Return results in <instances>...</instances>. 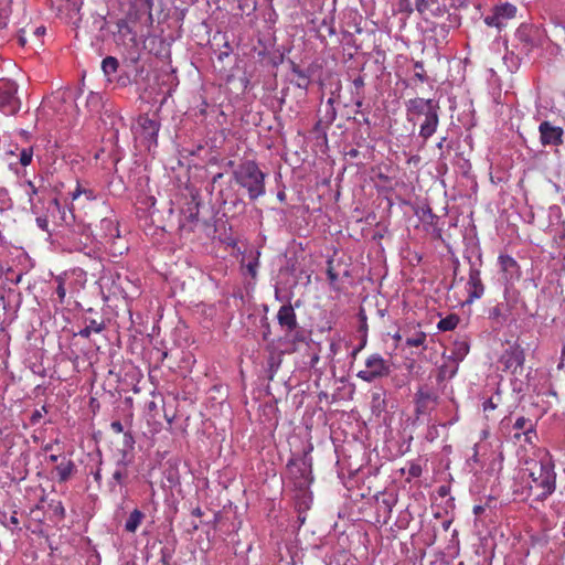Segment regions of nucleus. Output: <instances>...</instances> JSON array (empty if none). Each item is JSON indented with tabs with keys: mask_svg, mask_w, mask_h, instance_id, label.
Wrapping results in <instances>:
<instances>
[{
	"mask_svg": "<svg viewBox=\"0 0 565 565\" xmlns=\"http://www.w3.org/2000/svg\"><path fill=\"white\" fill-rule=\"evenodd\" d=\"M527 465V483L531 493L539 500L546 499L556 488V473L552 457L545 454L540 460H532Z\"/></svg>",
	"mask_w": 565,
	"mask_h": 565,
	"instance_id": "1",
	"label": "nucleus"
},
{
	"mask_svg": "<svg viewBox=\"0 0 565 565\" xmlns=\"http://www.w3.org/2000/svg\"><path fill=\"white\" fill-rule=\"evenodd\" d=\"M406 111L408 121L415 122L423 117L419 127V137L424 141L429 139L437 130L439 124V105L435 99H425L415 97L406 102Z\"/></svg>",
	"mask_w": 565,
	"mask_h": 565,
	"instance_id": "2",
	"label": "nucleus"
},
{
	"mask_svg": "<svg viewBox=\"0 0 565 565\" xmlns=\"http://www.w3.org/2000/svg\"><path fill=\"white\" fill-rule=\"evenodd\" d=\"M235 182L247 190L250 200H257L263 196L265 190V173L252 160L242 162L234 171Z\"/></svg>",
	"mask_w": 565,
	"mask_h": 565,
	"instance_id": "3",
	"label": "nucleus"
},
{
	"mask_svg": "<svg viewBox=\"0 0 565 565\" xmlns=\"http://www.w3.org/2000/svg\"><path fill=\"white\" fill-rule=\"evenodd\" d=\"M159 129L160 124L156 119H151L148 116H140L137 120V125L134 127V135L136 140L150 151L152 148L157 147Z\"/></svg>",
	"mask_w": 565,
	"mask_h": 565,
	"instance_id": "4",
	"label": "nucleus"
},
{
	"mask_svg": "<svg viewBox=\"0 0 565 565\" xmlns=\"http://www.w3.org/2000/svg\"><path fill=\"white\" fill-rule=\"evenodd\" d=\"M287 473L294 480L296 488L307 489L312 481L311 459L307 456L290 459L287 465Z\"/></svg>",
	"mask_w": 565,
	"mask_h": 565,
	"instance_id": "5",
	"label": "nucleus"
},
{
	"mask_svg": "<svg viewBox=\"0 0 565 565\" xmlns=\"http://www.w3.org/2000/svg\"><path fill=\"white\" fill-rule=\"evenodd\" d=\"M390 373L388 362L381 354L373 353L365 360V369L359 371L356 376L366 383H372L387 376Z\"/></svg>",
	"mask_w": 565,
	"mask_h": 565,
	"instance_id": "6",
	"label": "nucleus"
},
{
	"mask_svg": "<svg viewBox=\"0 0 565 565\" xmlns=\"http://www.w3.org/2000/svg\"><path fill=\"white\" fill-rule=\"evenodd\" d=\"M516 7L509 2L494 6L491 11L484 15L483 22L490 26L495 28L499 32L504 29L509 21L516 15Z\"/></svg>",
	"mask_w": 565,
	"mask_h": 565,
	"instance_id": "7",
	"label": "nucleus"
},
{
	"mask_svg": "<svg viewBox=\"0 0 565 565\" xmlns=\"http://www.w3.org/2000/svg\"><path fill=\"white\" fill-rule=\"evenodd\" d=\"M515 38L525 53H530L543 45L545 34L543 30L532 24H521L515 31Z\"/></svg>",
	"mask_w": 565,
	"mask_h": 565,
	"instance_id": "8",
	"label": "nucleus"
},
{
	"mask_svg": "<svg viewBox=\"0 0 565 565\" xmlns=\"http://www.w3.org/2000/svg\"><path fill=\"white\" fill-rule=\"evenodd\" d=\"M17 93L18 85L14 82H0V111L6 115H14L20 110L21 102Z\"/></svg>",
	"mask_w": 565,
	"mask_h": 565,
	"instance_id": "9",
	"label": "nucleus"
},
{
	"mask_svg": "<svg viewBox=\"0 0 565 565\" xmlns=\"http://www.w3.org/2000/svg\"><path fill=\"white\" fill-rule=\"evenodd\" d=\"M449 4L450 0H416V9L424 17H448Z\"/></svg>",
	"mask_w": 565,
	"mask_h": 565,
	"instance_id": "10",
	"label": "nucleus"
},
{
	"mask_svg": "<svg viewBox=\"0 0 565 565\" xmlns=\"http://www.w3.org/2000/svg\"><path fill=\"white\" fill-rule=\"evenodd\" d=\"M540 141L543 146H558L563 142L564 130L544 120L539 126Z\"/></svg>",
	"mask_w": 565,
	"mask_h": 565,
	"instance_id": "11",
	"label": "nucleus"
},
{
	"mask_svg": "<svg viewBox=\"0 0 565 565\" xmlns=\"http://www.w3.org/2000/svg\"><path fill=\"white\" fill-rule=\"evenodd\" d=\"M468 292L467 302L471 303L477 299H480L484 292V286L481 280L480 269L475 265H471L469 270V278L466 285Z\"/></svg>",
	"mask_w": 565,
	"mask_h": 565,
	"instance_id": "12",
	"label": "nucleus"
},
{
	"mask_svg": "<svg viewBox=\"0 0 565 565\" xmlns=\"http://www.w3.org/2000/svg\"><path fill=\"white\" fill-rule=\"evenodd\" d=\"M129 465L130 460L128 459L127 454L122 452L121 457L115 462V470L111 479L108 481V487L111 492L116 491L117 486H124L125 480L128 477Z\"/></svg>",
	"mask_w": 565,
	"mask_h": 565,
	"instance_id": "13",
	"label": "nucleus"
},
{
	"mask_svg": "<svg viewBox=\"0 0 565 565\" xmlns=\"http://www.w3.org/2000/svg\"><path fill=\"white\" fill-rule=\"evenodd\" d=\"M513 428L518 430V433H515L513 436L518 440L523 435L524 441L530 445H533L534 440L537 438L535 424L530 418H526L524 416L518 417L513 424Z\"/></svg>",
	"mask_w": 565,
	"mask_h": 565,
	"instance_id": "14",
	"label": "nucleus"
},
{
	"mask_svg": "<svg viewBox=\"0 0 565 565\" xmlns=\"http://www.w3.org/2000/svg\"><path fill=\"white\" fill-rule=\"evenodd\" d=\"M446 19V22L434 23L430 28L437 44L446 42L450 29L457 28L460 24L459 17L457 14H448Z\"/></svg>",
	"mask_w": 565,
	"mask_h": 565,
	"instance_id": "15",
	"label": "nucleus"
},
{
	"mask_svg": "<svg viewBox=\"0 0 565 565\" xmlns=\"http://www.w3.org/2000/svg\"><path fill=\"white\" fill-rule=\"evenodd\" d=\"M501 361L507 370L516 374L518 370H522L523 367L524 352L519 347L510 348L502 354Z\"/></svg>",
	"mask_w": 565,
	"mask_h": 565,
	"instance_id": "16",
	"label": "nucleus"
},
{
	"mask_svg": "<svg viewBox=\"0 0 565 565\" xmlns=\"http://www.w3.org/2000/svg\"><path fill=\"white\" fill-rule=\"evenodd\" d=\"M277 320L280 327L286 330V332L294 331L298 326L295 310L290 305H284L280 307L277 313Z\"/></svg>",
	"mask_w": 565,
	"mask_h": 565,
	"instance_id": "17",
	"label": "nucleus"
},
{
	"mask_svg": "<svg viewBox=\"0 0 565 565\" xmlns=\"http://www.w3.org/2000/svg\"><path fill=\"white\" fill-rule=\"evenodd\" d=\"M498 262L501 268V271L504 274V278L507 280H515L520 277V268L516 260L510 255H500L498 257Z\"/></svg>",
	"mask_w": 565,
	"mask_h": 565,
	"instance_id": "18",
	"label": "nucleus"
},
{
	"mask_svg": "<svg viewBox=\"0 0 565 565\" xmlns=\"http://www.w3.org/2000/svg\"><path fill=\"white\" fill-rule=\"evenodd\" d=\"M119 236V230L113 218L104 217L99 222V232L93 235L95 241L114 239Z\"/></svg>",
	"mask_w": 565,
	"mask_h": 565,
	"instance_id": "19",
	"label": "nucleus"
},
{
	"mask_svg": "<svg viewBox=\"0 0 565 565\" xmlns=\"http://www.w3.org/2000/svg\"><path fill=\"white\" fill-rule=\"evenodd\" d=\"M75 470V465L71 459L63 458L55 467V472L60 482L67 481Z\"/></svg>",
	"mask_w": 565,
	"mask_h": 565,
	"instance_id": "20",
	"label": "nucleus"
},
{
	"mask_svg": "<svg viewBox=\"0 0 565 565\" xmlns=\"http://www.w3.org/2000/svg\"><path fill=\"white\" fill-rule=\"evenodd\" d=\"M12 207V201L9 195V191L4 188H0V226L8 218V212Z\"/></svg>",
	"mask_w": 565,
	"mask_h": 565,
	"instance_id": "21",
	"label": "nucleus"
},
{
	"mask_svg": "<svg viewBox=\"0 0 565 565\" xmlns=\"http://www.w3.org/2000/svg\"><path fill=\"white\" fill-rule=\"evenodd\" d=\"M469 353V344L466 340L455 341L450 358L455 361H462L465 356Z\"/></svg>",
	"mask_w": 565,
	"mask_h": 565,
	"instance_id": "22",
	"label": "nucleus"
},
{
	"mask_svg": "<svg viewBox=\"0 0 565 565\" xmlns=\"http://www.w3.org/2000/svg\"><path fill=\"white\" fill-rule=\"evenodd\" d=\"M143 513L135 509L125 523V530L129 533H135L143 520Z\"/></svg>",
	"mask_w": 565,
	"mask_h": 565,
	"instance_id": "23",
	"label": "nucleus"
},
{
	"mask_svg": "<svg viewBox=\"0 0 565 565\" xmlns=\"http://www.w3.org/2000/svg\"><path fill=\"white\" fill-rule=\"evenodd\" d=\"M426 340H427V334L425 332L416 331L414 334L406 338L405 343L408 347H417V348H423L425 350L427 348Z\"/></svg>",
	"mask_w": 565,
	"mask_h": 565,
	"instance_id": "24",
	"label": "nucleus"
},
{
	"mask_svg": "<svg viewBox=\"0 0 565 565\" xmlns=\"http://www.w3.org/2000/svg\"><path fill=\"white\" fill-rule=\"evenodd\" d=\"M459 323V317L457 315H449L443 319H440L437 323V328L440 331H451Z\"/></svg>",
	"mask_w": 565,
	"mask_h": 565,
	"instance_id": "25",
	"label": "nucleus"
},
{
	"mask_svg": "<svg viewBox=\"0 0 565 565\" xmlns=\"http://www.w3.org/2000/svg\"><path fill=\"white\" fill-rule=\"evenodd\" d=\"M66 279H67V274L66 273L55 277V282H56L55 292L57 295L60 303H64V301H65V297H66V287H65Z\"/></svg>",
	"mask_w": 565,
	"mask_h": 565,
	"instance_id": "26",
	"label": "nucleus"
},
{
	"mask_svg": "<svg viewBox=\"0 0 565 565\" xmlns=\"http://www.w3.org/2000/svg\"><path fill=\"white\" fill-rule=\"evenodd\" d=\"M415 401H416V409H417V413L422 414L425 412L426 407H427V404L433 401V396L430 393L428 392H424V391H418L416 393V397H415Z\"/></svg>",
	"mask_w": 565,
	"mask_h": 565,
	"instance_id": "27",
	"label": "nucleus"
},
{
	"mask_svg": "<svg viewBox=\"0 0 565 565\" xmlns=\"http://www.w3.org/2000/svg\"><path fill=\"white\" fill-rule=\"evenodd\" d=\"M118 60L114 56H107L102 62V70L106 76L115 74L118 70Z\"/></svg>",
	"mask_w": 565,
	"mask_h": 565,
	"instance_id": "28",
	"label": "nucleus"
},
{
	"mask_svg": "<svg viewBox=\"0 0 565 565\" xmlns=\"http://www.w3.org/2000/svg\"><path fill=\"white\" fill-rule=\"evenodd\" d=\"M104 329V326L99 322H97L96 320H90L89 323L83 328L82 330L78 331V335L82 337V338H89L90 334L94 332V333H99L102 332Z\"/></svg>",
	"mask_w": 565,
	"mask_h": 565,
	"instance_id": "29",
	"label": "nucleus"
},
{
	"mask_svg": "<svg viewBox=\"0 0 565 565\" xmlns=\"http://www.w3.org/2000/svg\"><path fill=\"white\" fill-rule=\"evenodd\" d=\"M11 13V0H0V29L7 26Z\"/></svg>",
	"mask_w": 565,
	"mask_h": 565,
	"instance_id": "30",
	"label": "nucleus"
},
{
	"mask_svg": "<svg viewBox=\"0 0 565 565\" xmlns=\"http://www.w3.org/2000/svg\"><path fill=\"white\" fill-rule=\"evenodd\" d=\"M33 147L22 148L19 152V162L23 167H28L32 162Z\"/></svg>",
	"mask_w": 565,
	"mask_h": 565,
	"instance_id": "31",
	"label": "nucleus"
},
{
	"mask_svg": "<svg viewBox=\"0 0 565 565\" xmlns=\"http://www.w3.org/2000/svg\"><path fill=\"white\" fill-rule=\"evenodd\" d=\"M292 71L297 75V86L300 88H307L310 83L309 75L298 67H294Z\"/></svg>",
	"mask_w": 565,
	"mask_h": 565,
	"instance_id": "32",
	"label": "nucleus"
},
{
	"mask_svg": "<svg viewBox=\"0 0 565 565\" xmlns=\"http://www.w3.org/2000/svg\"><path fill=\"white\" fill-rule=\"evenodd\" d=\"M81 195H84L89 201L96 199V195L93 190L82 188L79 184H77L75 191L72 193V199L76 200Z\"/></svg>",
	"mask_w": 565,
	"mask_h": 565,
	"instance_id": "33",
	"label": "nucleus"
},
{
	"mask_svg": "<svg viewBox=\"0 0 565 565\" xmlns=\"http://www.w3.org/2000/svg\"><path fill=\"white\" fill-rule=\"evenodd\" d=\"M324 118H326V120L329 124L333 122L335 120V118H337V111H335V108H334V100L332 98H329L327 100Z\"/></svg>",
	"mask_w": 565,
	"mask_h": 565,
	"instance_id": "34",
	"label": "nucleus"
},
{
	"mask_svg": "<svg viewBox=\"0 0 565 565\" xmlns=\"http://www.w3.org/2000/svg\"><path fill=\"white\" fill-rule=\"evenodd\" d=\"M397 9L399 12L405 13L406 15H409L413 12L411 0H398Z\"/></svg>",
	"mask_w": 565,
	"mask_h": 565,
	"instance_id": "35",
	"label": "nucleus"
},
{
	"mask_svg": "<svg viewBox=\"0 0 565 565\" xmlns=\"http://www.w3.org/2000/svg\"><path fill=\"white\" fill-rule=\"evenodd\" d=\"M23 185L25 186V193L29 195V201L32 203L33 195L38 193V189L32 181H26Z\"/></svg>",
	"mask_w": 565,
	"mask_h": 565,
	"instance_id": "36",
	"label": "nucleus"
},
{
	"mask_svg": "<svg viewBox=\"0 0 565 565\" xmlns=\"http://www.w3.org/2000/svg\"><path fill=\"white\" fill-rule=\"evenodd\" d=\"M46 412L47 411H46L45 406H42L41 408L35 409L31 415V423L38 424L40 422V419L43 417V414H45Z\"/></svg>",
	"mask_w": 565,
	"mask_h": 565,
	"instance_id": "37",
	"label": "nucleus"
},
{
	"mask_svg": "<svg viewBox=\"0 0 565 565\" xmlns=\"http://www.w3.org/2000/svg\"><path fill=\"white\" fill-rule=\"evenodd\" d=\"M408 475L412 478H418L422 475V467L419 463L412 462L408 467Z\"/></svg>",
	"mask_w": 565,
	"mask_h": 565,
	"instance_id": "38",
	"label": "nucleus"
},
{
	"mask_svg": "<svg viewBox=\"0 0 565 565\" xmlns=\"http://www.w3.org/2000/svg\"><path fill=\"white\" fill-rule=\"evenodd\" d=\"M414 67L415 70H417V72L415 73V77L418 78L420 82H425L426 81V76L424 74V64L423 62H415L414 64Z\"/></svg>",
	"mask_w": 565,
	"mask_h": 565,
	"instance_id": "39",
	"label": "nucleus"
},
{
	"mask_svg": "<svg viewBox=\"0 0 565 565\" xmlns=\"http://www.w3.org/2000/svg\"><path fill=\"white\" fill-rule=\"evenodd\" d=\"M117 28H118V32L120 34L126 35V34H131L132 33L130 26L128 25V23L125 20H119L117 22Z\"/></svg>",
	"mask_w": 565,
	"mask_h": 565,
	"instance_id": "40",
	"label": "nucleus"
},
{
	"mask_svg": "<svg viewBox=\"0 0 565 565\" xmlns=\"http://www.w3.org/2000/svg\"><path fill=\"white\" fill-rule=\"evenodd\" d=\"M366 342H367V340H366V335H365V334H363V335L361 337V342H360V344H359V345H356V348H355V349H353V351L351 352V356H352L353 359H355V358H356V355L359 354V352H360V351H361V350L366 345Z\"/></svg>",
	"mask_w": 565,
	"mask_h": 565,
	"instance_id": "41",
	"label": "nucleus"
},
{
	"mask_svg": "<svg viewBox=\"0 0 565 565\" xmlns=\"http://www.w3.org/2000/svg\"><path fill=\"white\" fill-rule=\"evenodd\" d=\"M257 266H258V259H257V258H255L254 260L249 262V263L246 265V269H247V271H248L253 277H255V276H256Z\"/></svg>",
	"mask_w": 565,
	"mask_h": 565,
	"instance_id": "42",
	"label": "nucleus"
},
{
	"mask_svg": "<svg viewBox=\"0 0 565 565\" xmlns=\"http://www.w3.org/2000/svg\"><path fill=\"white\" fill-rule=\"evenodd\" d=\"M482 406L484 412H489L497 408V403H494L493 398H488L483 402Z\"/></svg>",
	"mask_w": 565,
	"mask_h": 565,
	"instance_id": "43",
	"label": "nucleus"
},
{
	"mask_svg": "<svg viewBox=\"0 0 565 565\" xmlns=\"http://www.w3.org/2000/svg\"><path fill=\"white\" fill-rule=\"evenodd\" d=\"M501 315H502V312H501L500 306H495L492 309H490V311H489V317L491 319H498L499 317H501Z\"/></svg>",
	"mask_w": 565,
	"mask_h": 565,
	"instance_id": "44",
	"label": "nucleus"
},
{
	"mask_svg": "<svg viewBox=\"0 0 565 565\" xmlns=\"http://www.w3.org/2000/svg\"><path fill=\"white\" fill-rule=\"evenodd\" d=\"M36 225L42 231H47L49 222H47V220L45 217H36Z\"/></svg>",
	"mask_w": 565,
	"mask_h": 565,
	"instance_id": "45",
	"label": "nucleus"
},
{
	"mask_svg": "<svg viewBox=\"0 0 565 565\" xmlns=\"http://www.w3.org/2000/svg\"><path fill=\"white\" fill-rule=\"evenodd\" d=\"M110 427L111 429L117 433V434H120L124 431V426L122 424L119 422V420H115L110 424Z\"/></svg>",
	"mask_w": 565,
	"mask_h": 565,
	"instance_id": "46",
	"label": "nucleus"
},
{
	"mask_svg": "<svg viewBox=\"0 0 565 565\" xmlns=\"http://www.w3.org/2000/svg\"><path fill=\"white\" fill-rule=\"evenodd\" d=\"M352 83L355 88H362L364 86V78L362 76H358L353 79Z\"/></svg>",
	"mask_w": 565,
	"mask_h": 565,
	"instance_id": "47",
	"label": "nucleus"
},
{
	"mask_svg": "<svg viewBox=\"0 0 565 565\" xmlns=\"http://www.w3.org/2000/svg\"><path fill=\"white\" fill-rule=\"evenodd\" d=\"M93 477H94V480L98 483L102 482V469L98 468L94 473H93Z\"/></svg>",
	"mask_w": 565,
	"mask_h": 565,
	"instance_id": "48",
	"label": "nucleus"
},
{
	"mask_svg": "<svg viewBox=\"0 0 565 565\" xmlns=\"http://www.w3.org/2000/svg\"><path fill=\"white\" fill-rule=\"evenodd\" d=\"M360 332L362 333V335L365 334L367 337V323L365 321L361 322Z\"/></svg>",
	"mask_w": 565,
	"mask_h": 565,
	"instance_id": "49",
	"label": "nucleus"
},
{
	"mask_svg": "<svg viewBox=\"0 0 565 565\" xmlns=\"http://www.w3.org/2000/svg\"><path fill=\"white\" fill-rule=\"evenodd\" d=\"M359 318H360L361 322H364V321L366 322V316L363 310H361L359 312Z\"/></svg>",
	"mask_w": 565,
	"mask_h": 565,
	"instance_id": "50",
	"label": "nucleus"
},
{
	"mask_svg": "<svg viewBox=\"0 0 565 565\" xmlns=\"http://www.w3.org/2000/svg\"><path fill=\"white\" fill-rule=\"evenodd\" d=\"M18 40L21 45H24L26 42L25 38L21 33L18 35Z\"/></svg>",
	"mask_w": 565,
	"mask_h": 565,
	"instance_id": "51",
	"label": "nucleus"
},
{
	"mask_svg": "<svg viewBox=\"0 0 565 565\" xmlns=\"http://www.w3.org/2000/svg\"><path fill=\"white\" fill-rule=\"evenodd\" d=\"M89 99L92 102H98L99 100V96L97 94L90 93Z\"/></svg>",
	"mask_w": 565,
	"mask_h": 565,
	"instance_id": "52",
	"label": "nucleus"
},
{
	"mask_svg": "<svg viewBox=\"0 0 565 565\" xmlns=\"http://www.w3.org/2000/svg\"><path fill=\"white\" fill-rule=\"evenodd\" d=\"M395 341H401L402 340V334L399 332H396L395 334H393L392 337Z\"/></svg>",
	"mask_w": 565,
	"mask_h": 565,
	"instance_id": "53",
	"label": "nucleus"
},
{
	"mask_svg": "<svg viewBox=\"0 0 565 565\" xmlns=\"http://www.w3.org/2000/svg\"><path fill=\"white\" fill-rule=\"evenodd\" d=\"M49 460H50L51 462H56V461L58 460V456H56V455H50V456H49Z\"/></svg>",
	"mask_w": 565,
	"mask_h": 565,
	"instance_id": "54",
	"label": "nucleus"
},
{
	"mask_svg": "<svg viewBox=\"0 0 565 565\" xmlns=\"http://www.w3.org/2000/svg\"><path fill=\"white\" fill-rule=\"evenodd\" d=\"M10 522H11L12 524H14V525H18V524H19V520H18V518H17L15 515H12V516L10 518Z\"/></svg>",
	"mask_w": 565,
	"mask_h": 565,
	"instance_id": "55",
	"label": "nucleus"
},
{
	"mask_svg": "<svg viewBox=\"0 0 565 565\" xmlns=\"http://www.w3.org/2000/svg\"><path fill=\"white\" fill-rule=\"evenodd\" d=\"M363 105V100L361 97H359L356 100H355V106L356 107H361Z\"/></svg>",
	"mask_w": 565,
	"mask_h": 565,
	"instance_id": "56",
	"label": "nucleus"
},
{
	"mask_svg": "<svg viewBox=\"0 0 565 565\" xmlns=\"http://www.w3.org/2000/svg\"><path fill=\"white\" fill-rule=\"evenodd\" d=\"M445 141H446V137L441 138V140L437 143V147L439 149H441Z\"/></svg>",
	"mask_w": 565,
	"mask_h": 565,
	"instance_id": "57",
	"label": "nucleus"
},
{
	"mask_svg": "<svg viewBox=\"0 0 565 565\" xmlns=\"http://www.w3.org/2000/svg\"><path fill=\"white\" fill-rule=\"evenodd\" d=\"M193 514H194V515H196V516H201V515H202V511H201V509H199V508H198V509H195V510L193 511Z\"/></svg>",
	"mask_w": 565,
	"mask_h": 565,
	"instance_id": "58",
	"label": "nucleus"
},
{
	"mask_svg": "<svg viewBox=\"0 0 565 565\" xmlns=\"http://www.w3.org/2000/svg\"><path fill=\"white\" fill-rule=\"evenodd\" d=\"M513 390L514 391H519V392L522 391V388L520 386H518L516 383L513 384Z\"/></svg>",
	"mask_w": 565,
	"mask_h": 565,
	"instance_id": "59",
	"label": "nucleus"
},
{
	"mask_svg": "<svg viewBox=\"0 0 565 565\" xmlns=\"http://www.w3.org/2000/svg\"><path fill=\"white\" fill-rule=\"evenodd\" d=\"M43 31H44V30H43L42 28H38V29H36V31H35V33H36V34H40V33H41V32H43Z\"/></svg>",
	"mask_w": 565,
	"mask_h": 565,
	"instance_id": "60",
	"label": "nucleus"
},
{
	"mask_svg": "<svg viewBox=\"0 0 565 565\" xmlns=\"http://www.w3.org/2000/svg\"><path fill=\"white\" fill-rule=\"evenodd\" d=\"M89 232L90 233V226H87L83 233Z\"/></svg>",
	"mask_w": 565,
	"mask_h": 565,
	"instance_id": "61",
	"label": "nucleus"
},
{
	"mask_svg": "<svg viewBox=\"0 0 565 565\" xmlns=\"http://www.w3.org/2000/svg\"><path fill=\"white\" fill-rule=\"evenodd\" d=\"M331 351H332L333 353H335V348H334V345H333V344H331Z\"/></svg>",
	"mask_w": 565,
	"mask_h": 565,
	"instance_id": "62",
	"label": "nucleus"
},
{
	"mask_svg": "<svg viewBox=\"0 0 565 565\" xmlns=\"http://www.w3.org/2000/svg\"><path fill=\"white\" fill-rule=\"evenodd\" d=\"M479 510H481V507H476L475 512L477 513Z\"/></svg>",
	"mask_w": 565,
	"mask_h": 565,
	"instance_id": "63",
	"label": "nucleus"
},
{
	"mask_svg": "<svg viewBox=\"0 0 565 565\" xmlns=\"http://www.w3.org/2000/svg\"><path fill=\"white\" fill-rule=\"evenodd\" d=\"M331 279H335V276L330 273Z\"/></svg>",
	"mask_w": 565,
	"mask_h": 565,
	"instance_id": "64",
	"label": "nucleus"
}]
</instances>
